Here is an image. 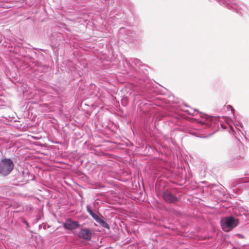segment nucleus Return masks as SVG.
<instances>
[{"label": "nucleus", "instance_id": "f257e3e1", "mask_svg": "<svg viewBox=\"0 0 249 249\" xmlns=\"http://www.w3.org/2000/svg\"><path fill=\"white\" fill-rule=\"evenodd\" d=\"M14 164L9 159H4L0 161V174L5 176L10 174L13 170Z\"/></svg>", "mask_w": 249, "mask_h": 249}, {"label": "nucleus", "instance_id": "f03ea898", "mask_svg": "<svg viewBox=\"0 0 249 249\" xmlns=\"http://www.w3.org/2000/svg\"><path fill=\"white\" fill-rule=\"evenodd\" d=\"M236 226L235 220L233 217L225 218L222 223V229L226 232L231 231Z\"/></svg>", "mask_w": 249, "mask_h": 249}, {"label": "nucleus", "instance_id": "7ed1b4c3", "mask_svg": "<svg viewBox=\"0 0 249 249\" xmlns=\"http://www.w3.org/2000/svg\"><path fill=\"white\" fill-rule=\"evenodd\" d=\"M79 226V223L76 221H72L71 219H67L64 224V227L67 230H74L78 228Z\"/></svg>", "mask_w": 249, "mask_h": 249}, {"label": "nucleus", "instance_id": "20e7f679", "mask_svg": "<svg viewBox=\"0 0 249 249\" xmlns=\"http://www.w3.org/2000/svg\"><path fill=\"white\" fill-rule=\"evenodd\" d=\"M79 236L87 240H90L91 238V232L90 230L88 229H82L79 233Z\"/></svg>", "mask_w": 249, "mask_h": 249}, {"label": "nucleus", "instance_id": "39448f33", "mask_svg": "<svg viewBox=\"0 0 249 249\" xmlns=\"http://www.w3.org/2000/svg\"><path fill=\"white\" fill-rule=\"evenodd\" d=\"M164 200L168 203H175L178 201V199L174 196L170 192H165L163 195Z\"/></svg>", "mask_w": 249, "mask_h": 249}, {"label": "nucleus", "instance_id": "423d86ee", "mask_svg": "<svg viewBox=\"0 0 249 249\" xmlns=\"http://www.w3.org/2000/svg\"><path fill=\"white\" fill-rule=\"evenodd\" d=\"M87 210L89 214L94 218L96 221L99 219L100 218L98 215L94 213L89 207H87Z\"/></svg>", "mask_w": 249, "mask_h": 249}, {"label": "nucleus", "instance_id": "0eeeda50", "mask_svg": "<svg viewBox=\"0 0 249 249\" xmlns=\"http://www.w3.org/2000/svg\"><path fill=\"white\" fill-rule=\"evenodd\" d=\"M96 222L99 223L103 227L107 229L109 228V226L107 223L100 218H99Z\"/></svg>", "mask_w": 249, "mask_h": 249}]
</instances>
